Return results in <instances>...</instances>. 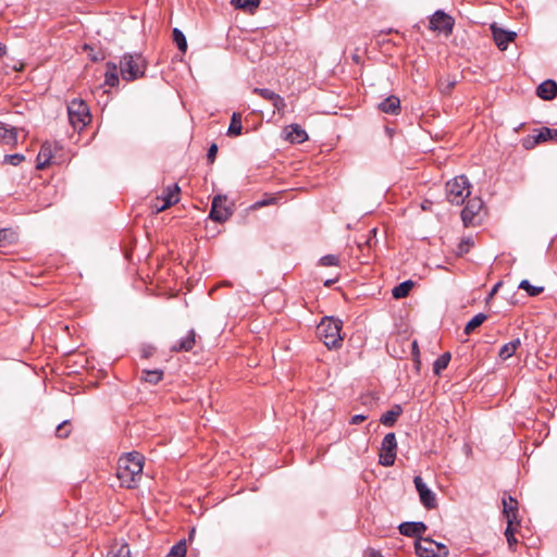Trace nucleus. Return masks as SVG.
I'll use <instances>...</instances> for the list:
<instances>
[{"mask_svg":"<svg viewBox=\"0 0 557 557\" xmlns=\"http://www.w3.org/2000/svg\"><path fill=\"white\" fill-rule=\"evenodd\" d=\"M273 202H274V198L273 197L263 198V199L255 202L252 208H262V207L272 205Z\"/></svg>","mask_w":557,"mask_h":557,"instance_id":"45","label":"nucleus"},{"mask_svg":"<svg viewBox=\"0 0 557 557\" xmlns=\"http://www.w3.org/2000/svg\"><path fill=\"white\" fill-rule=\"evenodd\" d=\"M261 0H232L231 3L236 8L252 13L259 8Z\"/></svg>","mask_w":557,"mask_h":557,"instance_id":"30","label":"nucleus"},{"mask_svg":"<svg viewBox=\"0 0 557 557\" xmlns=\"http://www.w3.org/2000/svg\"><path fill=\"white\" fill-rule=\"evenodd\" d=\"M518 288L527 292V294L531 297L539 296L541 293L544 292L543 286H534L528 280H522L519 283Z\"/></svg>","mask_w":557,"mask_h":557,"instance_id":"33","label":"nucleus"},{"mask_svg":"<svg viewBox=\"0 0 557 557\" xmlns=\"http://www.w3.org/2000/svg\"><path fill=\"white\" fill-rule=\"evenodd\" d=\"M401 413L403 407L398 404H395L388 411L381 416L380 422L385 426H393Z\"/></svg>","mask_w":557,"mask_h":557,"instance_id":"19","label":"nucleus"},{"mask_svg":"<svg viewBox=\"0 0 557 557\" xmlns=\"http://www.w3.org/2000/svg\"><path fill=\"white\" fill-rule=\"evenodd\" d=\"M253 94L260 96L261 98L265 99V100H269V101H273L274 100V97L277 96L276 92H274L273 90L269 89V88H253Z\"/></svg>","mask_w":557,"mask_h":557,"instance_id":"38","label":"nucleus"},{"mask_svg":"<svg viewBox=\"0 0 557 557\" xmlns=\"http://www.w3.org/2000/svg\"><path fill=\"white\" fill-rule=\"evenodd\" d=\"M5 51H7L5 46H3V45H1V44H0V57L4 55V54H5Z\"/></svg>","mask_w":557,"mask_h":557,"instance_id":"52","label":"nucleus"},{"mask_svg":"<svg viewBox=\"0 0 557 557\" xmlns=\"http://www.w3.org/2000/svg\"><path fill=\"white\" fill-rule=\"evenodd\" d=\"M335 281L334 280H327L324 285L325 286H331Z\"/></svg>","mask_w":557,"mask_h":557,"instance_id":"55","label":"nucleus"},{"mask_svg":"<svg viewBox=\"0 0 557 557\" xmlns=\"http://www.w3.org/2000/svg\"><path fill=\"white\" fill-rule=\"evenodd\" d=\"M473 246V240L471 237H467L461 239L457 248V255L463 256L469 252L470 248Z\"/></svg>","mask_w":557,"mask_h":557,"instance_id":"39","label":"nucleus"},{"mask_svg":"<svg viewBox=\"0 0 557 557\" xmlns=\"http://www.w3.org/2000/svg\"><path fill=\"white\" fill-rule=\"evenodd\" d=\"M370 556L371 557H382L381 554L375 550H371Z\"/></svg>","mask_w":557,"mask_h":557,"instance_id":"53","label":"nucleus"},{"mask_svg":"<svg viewBox=\"0 0 557 557\" xmlns=\"http://www.w3.org/2000/svg\"><path fill=\"white\" fill-rule=\"evenodd\" d=\"M89 58L92 60V61H99V60H102L104 57L101 52L99 53H92V54H89Z\"/></svg>","mask_w":557,"mask_h":557,"instance_id":"49","label":"nucleus"},{"mask_svg":"<svg viewBox=\"0 0 557 557\" xmlns=\"http://www.w3.org/2000/svg\"><path fill=\"white\" fill-rule=\"evenodd\" d=\"M146 66V60L139 53L125 54L120 61L121 75L128 82L143 77Z\"/></svg>","mask_w":557,"mask_h":557,"instance_id":"3","label":"nucleus"},{"mask_svg":"<svg viewBox=\"0 0 557 557\" xmlns=\"http://www.w3.org/2000/svg\"><path fill=\"white\" fill-rule=\"evenodd\" d=\"M119 75H117V66L113 62L107 63V71L104 74V83L110 87H115L119 85Z\"/></svg>","mask_w":557,"mask_h":557,"instance_id":"23","label":"nucleus"},{"mask_svg":"<svg viewBox=\"0 0 557 557\" xmlns=\"http://www.w3.org/2000/svg\"><path fill=\"white\" fill-rule=\"evenodd\" d=\"M156 203H158V206H163V200H162V198H161V197H160V198H157V199H156Z\"/></svg>","mask_w":557,"mask_h":557,"instance_id":"54","label":"nucleus"},{"mask_svg":"<svg viewBox=\"0 0 557 557\" xmlns=\"http://www.w3.org/2000/svg\"><path fill=\"white\" fill-rule=\"evenodd\" d=\"M367 418L368 417L366 414H355L350 419V424H359V423L366 421Z\"/></svg>","mask_w":557,"mask_h":557,"instance_id":"46","label":"nucleus"},{"mask_svg":"<svg viewBox=\"0 0 557 557\" xmlns=\"http://www.w3.org/2000/svg\"><path fill=\"white\" fill-rule=\"evenodd\" d=\"M216 153H218V145L216 144H212L209 147L208 152H207V160H208L209 163L212 164L214 162Z\"/></svg>","mask_w":557,"mask_h":557,"instance_id":"43","label":"nucleus"},{"mask_svg":"<svg viewBox=\"0 0 557 557\" xmlns=\"http://www.w3.org/2000/svg\"><path fill=\"white\" fill-rule=\"evenodd\" d=\"M319 264L322 267H338L341 264V259L338 255H325L320 258Z\"/></svg>","mask_w":557,"mask_h":557,"instance_id":"35","label":"nucleus"},{"mask_svg":"<svg viewBox=\"0 0 557 557\" xmlns=\"http://www.w3.org/2000/svg\"><path fill=\"white\" fill-rule=\"evenodd\" d=\"M8 238V230L2 228L0 230V246L7 240Z\"/></svg>","mask_w":557,"mask_h":557,"instance_id":"48","label":"nucleus"},{"mask_svg":"<svg viewBox=\"0 0 557 557\" xmlns=\"http://www.w3.org/2000/svg\"><path fill=\"white\" fill-rule=\"evenodd\" d=\"M173 41L176 44L180 51L183 53L187 50V40L185 35L178 28H174L172 33Z\"/></svg>","mask_w":557,"mask_h":557,"instance_id":"34","label":"nucleus"},{"mask_svg":"<svg viewBox=\"0 0 557 557\" xmlns=\"http://www.w3.org/2000/svg\"><path fill=\"white\" fill-rule=\"evenodd\" d=\"M152 348H146L143 350V358H149L152 355Z\"/></svg>","mask_w":557,"mask_h":557,"instance_id":"50","label":"nucleus"},{"mask_svg":"<svg viewBox=\"0 0 557 557\" xmlns=\"http://www.w3.org/2000/svg\"><path fill=\"white\" fill-rule=\"evenodd\" d=\"M397 441L395 433H387L381 444L380 463L391 467L396 459Z\"/></svg>","mask_w":557,"mask_h":557,"instance_id":"7","label":"nucleus"},{"mask_svg":"<svg viewBox=\"0 0 557 557\" xmlns=\"http://www.w3.org/2000/svg\"><path fill=\"white\" fill-rule=\"evenodd\" d=\"M500 285H502V282H498L497 284L494 285V287L492 288V290L490 293V297H493L494 294L497 293V289L499 288Z\"/></svg>","mask_w":557,"mask_h":557,"instance_id":"51","label":"nucleus"},{"mask_svg":"<svg viewBox=\"0 0 557 557\" xmlns=\"http://www.w3.org/2000/svg\"><path fill=\"white\" fill-rule=\"evenodd\" d=\"M196 345V332L195 330L188 331L187 335L183 337L178 343L171 346L172 352L190 351Z\"/></svg>","mask_w":557,"mask_h":557,"instance_id":"16","label":"nucleus"},{"mask_svg":"<svg viewBox=\"0 0 557 557\" xmlns=\"http://www.w3.org/2000/svg\"><path fill=\"white\" fill-rule=\"evenodd\" d=\"M243 133L242 114L234 112L231 117V123L227 129L228 136H239Z\"/></svg>","mask_w":557,"mask_h":557,"instance_id":"25","label":"nucleus"},{"mask_svg":"<svg viewBox=\"0 0 557 557\" xmlns=\"http://www.w3.org/2000/svg\"><path fill=\"white\" fill-rule=\"evenodd\" d=\"M505 535L507 537V542L510 546H512L513 544L517 543V540L515 539V535H513V529H512V524H508L507 528H506V531H505Z\"/></svg>","mask_w":557,"mask_h":557,"instance_id":"44","label":"nucleus"},{"mask_svg":"<svg viewBox=\"0 0 557 557\" xmlns=\"http://www.w3.org/2000/svg\"><path fill=\"white\" fill-rule=\"evenodd\" d=\"M547 140H554L557 141V129L549 128V127H542L539 131V134L534 137V143H543Z\"/></svg>","mask_w":557,"mask_h":557,"instance_id":"28","label":"nucleus"},{"mask_svg":"<svg viewBox=\"0 0 557 557\" xmlns=\"http://www.w3.org/2000/svg\"><path fill=\"white\" fill-rule=\"evenodd\" d=\"M286 138L290 143L301 144L308 139V135L304 128L298 124H292L286 127Z\"/></svg>","mask_w":557,"mask_h":557,"instance_id":"18","label":"nucleus"},{"mask_svg":"<svg viewBox=\"0 0 557 557\" xmlns=\"http://www.w3.org/2000/svg\"><path fill=\"white\" fill-rule=\"evenodd\" d=\"M414 549L419 557H447L449 553L445 544L435 542L430 537H420L416 541Z\"/></svg>","mask_w":557,"mask_h":557,"instance_id":"6","label":"nucleus"},{"mask_svg":"<svg viewBox=\"0 0 557 557\" xmlns=\"http://www.w3.org/2000/svg\"><path fill=\"white\" fill-rule=\"evenodd\" d=\"M487 320V315L485 313L475 314L465 327V333L470 335L476 327H479L482 323Z\"/></svg>","mask_w":557,"mask_h":557,"instance_id":"31","label":"nucleus"},{"mask_svg":"<svg viewBox=\"0 0 557 557\" xmlns=\"http://www.w3.org/2000/svg\"><path fill=\"white\" fill-rule=\"evenodd\" d=\"M455 25L454 18L442 10H437L430 17L429 28L433 32L450 35Z\"/></svg>","mask_w":557,"mask_h":557,"instance_id":"8","label":"nucleus"},{"mask_svg":"<svg viewBox=\"0 0 557 557\" xmlns=\"http://www.w3.org/2000/svg\"><path fill=\"white\" fill-rule=\"evenodd\" d=\"M536 95L543 100H553L557 96V83L553 79H546L536 88Z\"/></svg>","mask_w":557,"mask_h":557,"instance_id":"15","label":"nucleus"},{"mask_svg":"<svg viewBox=\"0 0 557 557\" xmlns=\"http://www.w3.org/2000/svg\"><path fill=\"white\" fill-rule=\"evenodd\" d=\"M108 557H131L127 543H115L108 553Z\"/></svg>","mask_w":557,"mask_h":557,"instance_id":"29","label":"nucleus"},{"mask_svg":"<svg viewBox=\"0 0 557 557\" xmlns=\"http://www.w3.org/2000/svg\"><path fill=\"white\" fill-rule=\"evenodd\" d=\"M413 483L417 492L419 493L420 502L426 509H434L437 506L436 495L424 483L423 479L419 475L414 476Z\"/></svg>","mask_w":557,"mask_h":557,"instance_id":"9","label":"nucleus"},{"mask_svg":"<svg viewBox=\"0 0 557 557\" xmlns=\"http://www.w3.org/2000/svg\"><path fill=\"white\" fill-rule=\"evenodd\" d=\"M503 506L508 524H512L517 519V500L509 496L508 499H503Z\"/></svg>","mask_w":557,"mask_h":557,"instance_id":"21","label":"nucleus"},{"mask_svg":"<svg viewBox=\"0 0 557 557\" xmlns=\"http://www.w3.org/2000/svg\"><path fill=\"white\" fill-rule=\"evenodd\" d=\"M482 209L483 200L480 197L470 198L461 211V219L465 226L474 225V220Z\"/></svg>","mask_w":557,"mask_h":557,"instance_id":"10","label":"nucleus"},{"mask_svg":"<svg viewBox=\"0 0 557 557\" xmlns=\"http://www.w3.org/2000/svg\"><path fill=\"white\" fill-rule=\"evenodd\" d=\"M411 355H412V360L414 362L416 371L419 372L421 361H420V350H419V346H418V342L417 341H413L411 343Z\"/></svg>","mask_w":557,"mask_h":557,"instance_id":"40","label":"nucleus"},{"mask_svg":"<svg viewBox=\"0 0 557 557\" xmlns=\"http://www.w3.org/2000/svg\"><path fill=\"white\" fill-rule=\"evenodd\" d=\"M272 106L278 113L283 114L285 112L286 102H285L284 98L281 97L278 94L276 97H274V100L272 101Z\"/></svg>","mask_w":557,"mask_h":557,"instance_id":"41","label":"nucleus"},{"mask_svg":"<svg viewBox=\"0 0 557 557\" xmlns=\"http://www.w3.org/2000/svg\"><path fill=\"white\" fill-rule=\"evenodd\" d=\"M413 287V282L408 280L405 281L398 285H396L393 290L392 295L395 299H401L408 296L409 292Z\"/></svg>","mask_w":557,"mask_h":557,"instance_id":"26","label":"nucleus"},{"mask_svg":"<svg viewBox=\"0 0 557 557\" xmlns=\"http://www.w3.org/2000/svg\"><path fill=\"white\" fill-rule=\"evenodd\" d=\"M0 141L4 145L15 146L17 144V133L15 128H8L0 124Z\"/></svg>","mask_w":557,"mask_h":557,"instance_id":"22","label":"nucleus"},{"mask_svg":"<svg viewBox=\"0 0 557 557\" xmlns=\"http://www.w3.org/2000/svg\"><path fill=\"white\" fill-rule=\"evenodd\" d=\"M52 146L50 143H45L41 145L40 151L37 156V165L38 170H44L52 159Z\"/></svg>","mask_w":557,"mask_h":557,"instance_id":"20","label":"nucleus"},{"mask_svg":"<svg viewBox=\"0 0 557 557\" xmlns=\"http://www.w3.org/2000/svg\"><path fill=\"white\" fill-rule=\"evenodd\" d=\"M163 371L160 370V369H156V370H143L141 372V380L147 382V383H150V384H158L160 381H162L163 379Z\"/></svg>","mask_w":557,"mask_h":557,"instance_id":"27","label":"nucleus"},{"mask_svg":"<svg viewBox=\"0 0 557 557\" xmlns=\"http://www.w3.org/2000/svg\"><path fill=\"white\" fill-rule=\"evenodd\" d=\"M398 530L400 534L409 537H422V534L426 531V525L424 522L416 521V522H403L399 524Z\"/></svg>","mask_w":557,"mask_h":557,"instance_id":"13","label":"nucleus"},{"mask_svg":"<svg viewBox=\"0 0 557 557\" xmlns=\"http://www.w3.org/2000/svg\"><path fill=\"white\" fill-rule=\"evenodd\" d=\"M521 345V342L519 338H516L513 341H510L503 345L499 349L498 356L503 360H507L510 358L517 350V348Z\"/></svg>","mask_w":557,"mask_h":557,"instance_id":"24","label":"nucleus"},{"mask_svg":"<svg viewBox=\"0 0 557 557\" xmlns=\"http://www.w3.org/2000/svg\"><path fill=\"white\" fill-rule=\"evenodd\" d=\"M178 194H180V187L177 184H174L173 186H169L166 188V190L164 191V195L161 197L163 200V206H158V203H154V208H156L157 212H161V211L170 208L171 206L177 203L180 200Z\"/></svg>","mask_w":557,"mask_h":557,"instance_id":"14","label":"nucleus"},{"mask_svg":"<svg viewBox=\"0 0 557 557\" xmlns=\"http://www.w3.org/2000/svg\"><path fill=\"white\" fill-rule=\"evenodd\" d=\"M71 434L70 421L61 422L55 430V435L60 438H66Z\"/></svg>","mask_w":557,"mask_h":557,"instance_id":"37","label":"nucleus"},{"mask_svg":"<svg viewBox=\"0 0 557 557\" xmlns=\"http://www.w3.org/2000/svg\"><path fill=\"white\" fill-rule=\"evenodd\" d=\"M491 28L493 33V39L500 50H506L509 42L513 41L517 37V33L515 32H508L494 25Z\"/></svg>","mask_w":557,"mask_h":557,"instance_id":"12","label":"nucleus"},{"mask_svg":"<svg viewBox=\"0 0 557 557\" xmlns=\"http://www.w3.org/2000/svg\"><path fill=\"white\" fill-rule=\"evenodd\" d=\"M470 183L465 175L456 176L446 183V198L456 206L462 205L471 194Z\"/></svg>","mask_w":557,"mask_h":557,"instance_id":"5","label":"nucleus"},{"mask_svg":"<svg viewBox=\"0 0 557 557\" xmlns=\"http://www.w3.org/2000/svg\"><path fill=\"white\" fill-rule=\"evenodd\" d=\"M144 458L137 453H128L117 461L116 478L126 488H135L141 479Z\"/></svg>","mask_w":557,"mask_h":557,"instance_id":"1","label":"nucleus"},{"mask_svg":"<svg viewBox=\"0 0 557 557\" xmlns=\"http://www.w3.org/2000/svg\"><path fill=\"white\" fill-rule=\"evenodd\" d=\"M450 354L444 352L433 363V372L436 375H440L443 370H445L450 361Z\"/></svg>","mask_w":557,"mask_h":557,"instance_id":"32","label":"nucleus"},{"mask_svg":"<svg viewBox=\"0 0 557 557\" xmlns=\"http://www.w3.org/2000/svg\"><path fill=\"white\" fill-rule=\"evenodd\" d=\"M342 321L333 317H324L317 326L319 338L329 349H337L343 345Z\"/></svg>","mask_w":557,"mask_h":557,"instance_id":"2","label":"nucleus"},{"mask_svg":"<svg viewBox=\"0 0 557 557\" xmlns=\"http://www.w3.org/2000/svg\"><path fill=\"white\" fill-rule=\"evenodd\" d=\"M24 160H25V157L22 153L7 154L4 157V161L12 165H18Z\"/></svg>","mask_w":557,"mask_h":557,"instance_id":"42","label":"nucleus"},{"mask_svg":"<svg viewBox=\"0 0 557 557\" xmlns=\"http://www.w3.org/2000/svg\"><path fill=\"white\" fill-rule=\"evenodd\" d=\"M69 121L74 129L82 131L91 122L88 104L82 99H73L67 104Z\"/></svg>","mask_w":557,"mask_h":557,"instance_id":"4","label":"nucleus"},{"mask_svg":"<svg viewBox=\"0 0 557 557\" xmlns=\"http://www.w3.org/2000/svg\"><path fill=\"white\" fill-rule=\"evenodd\" d=\"M226 202V197L222 195H218L212 200L211 210L209 213L210 219L215 222H225L231 215L232 211L224 205Z\"/></svg>","mask_w":557,"mask_h":557,"instance_id":"11","label":"nucleus"},{"mask_svg":"<svg viewBox=\"0 0 557 557\" xmlns=\"http://www.w3.org/2000/svg\"><path fill=\"white\" fill-rule=\"evenodd\" d=\"M377 108L384 113L397 115L400 112V100L392 95L380 102Z\"/></svg>","mask_w":557,"mask_h":557,"instance_id":"17","label":"nucleus"},{"mask_svg":"<svg viewBox=\"0 0 557 557\" xmlns=\"http://www.w3.org/2000/svg\"><path fill=\"white\" fill-rule=\"evenodd\" d=\"M186 555V541L182 540L175 544L166 557H185Z\"/></svg>","mask_w":557,"mask_h":557,"instance_id":"36","label":"nucleus"},{"mask_svg":"<svg viewBox=\"0 0 557 557\" xmlns=\"http://www.w3.org/2000/svg\"><path fill=\"white\" fill-rule=\"evenodd\" d=\"M456 82L455 81H451V82H448L445 86H444V83L441 82V90L442 92H446L448 94L455 86Z\"/></svg>","mask_w":557,"mask_h":557,"instance_id":"47","label":"nucleus"},{"mask_svg":"<svg viewBox=\"0 0 557 557\" xmlns=\"http://www.w3.org/2000/svg\"><path fill=\"white\" fill-rule=\"evenodd\" d=\"M84 49H85V50H87V49H90V50H91V48H90L88 45H85V46H84Z\"/></svg>","mask_w":557,"mask_h":557,"instance_id":"56","label":"nucleus"},{"mask_svg":"<svg viewBox=\"0 0 557 557\" xmlns=\"http://www.w3.org/2000/svg\"><path fill=\"white\" fill-rule=\"evenodd\" d=\"M195 533V530H191L189 537H191Z\"/></svg>","mask_w":557,"mask_h":557,"instance_id":"57","label":"nucleus"}]
</instances>
